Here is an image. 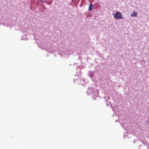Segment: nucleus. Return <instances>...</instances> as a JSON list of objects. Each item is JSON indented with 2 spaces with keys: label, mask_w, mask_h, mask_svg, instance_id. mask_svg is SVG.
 I'll list each match as a JSON object with an SVG mask.
<instances>
[{
  "label": "nucleus",
  "mask_w": 149,
  "mask_h": 149,
  "mask_svg": "<svg viewBox=\"0 0 149 149\" xmlns=\"http://www.w3.org/2000/svg\"><path fill=\"white\" fill-rule=\"evenodd\" d=\"M115 19H121L123 18L122 13L119 12H116L115 14H113Z\"/></svg>",
  "instance_id": "nucleus-1"
},
{
  "label": "nucleus",
  "mask_w": 149,
  "mask_h": 149,
  "mask_svg": "<svg viewBox=\"0 0 149 149\" xmlns=\"http://www.w3.org/2000/svg\"><path fill=\"white\" fill-rule=\"evenodd\" d=\"M94 8V6L91 3L89 6L88 10L89 11L92 10Z\"/></svg>",
  "instance_id": "nucleus-2"
},
{
  "label": "nucleus",
  "mask_w": 149,
  "mask_h": 149,
  "mask_svg": "<svg viewBox=\"0 0 149 149\" xmlns=\"http://www.w3.org/2000/svg\"><path fill=\"white\" fill-rule=\"evenodd\" d=\"M137 16V13L135 11H134L131 14V17H136Z\"/></svg>",
  "instance_id": "nucleus-3"
}]
</instances>
